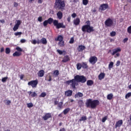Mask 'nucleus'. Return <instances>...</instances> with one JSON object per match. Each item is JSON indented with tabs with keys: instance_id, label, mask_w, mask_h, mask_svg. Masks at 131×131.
Returning a JSON list of instances; mask_svg holds the SVG:
<instances>
[{
	"instance_id": "24",
	"label": "nucleus",
	"mask_w": 131,
	"mask_h": 131,
	"mask_svg": "<svg viewBox=\"0 0 131 131\" xmlns=\"http://www.w3.org/2000/svg\"><path fill=\"white\" fill-rule=\"evenodd\" d=\"M105 77V73H100V74L98 76V79L99 80H102Z\"/></svg>"
},
{
	"instance_id": "33",
	"label": "nucleus",
	"mask_w": 131,
	"mask_h": 131,
	"mask_svg": "<svg viewBox=\"0 0 131 131\" xmlns=\"http://www.w3.org/2000/svg\"><path fill=\"white\" fill-rule=\"evenodd\" d=\"M57 106L59 109H62L63 108V102H59L57 104Z\"/></svg>"
},
{
	"instance_id": "58",
	"label": "nucleus",
	"mask_w": 131,
	"mask_h": 131,
	"mask_svg": "<svg viewBox=\"0 0 131 131\" xmlns=\"http://www.w3.org/2000/svg\"><path fill=\"white\" fill-rule=\"evenodd\" d=\"M120 63H121L120 61V60H118L117 61V62H116V66L117 67L119 66V65H120Z\"/></svg>"
},
{
	"instance_id": "25",
	"label": "nucleus",
	"mask_w": 131,
	"mask_h": 131,
	"mask_svg": "<svg viewBox=\"0 0 131 131\" xmlns=\"http://www.w3.org/2000/svg\"><path fill=\"white\" fill-rule=\"evenodd\" d=\"M22 55V53L21 52H18L16 51L15 53L13 54V57H20Z\"/></svg>"
},
{
	"instance_id": "51",
	"label": "nucleus",
	"mask_w": 131,
	"mask_h": 131,
	"mask_svg": "<svg viewBox=\"0 0 131 131\" xmlns=\"http://www.w3.org/2000/svg\"><path fill=\"white\" fill-rule=\"evenodd\" d=\"M74 43V38L72 37L69 41V43Z\"/></svg>"
},
{
	"instance_id": "60",
	"label": "nucleus",
	"mask_w": 131,
	"mask_h": 131,
	"mask_svg": "<svg viewBox=\"0 0 131 131\" xmlns=\"http://www.w3.org/2000/svg\"><path fill=\"white\" fill-rule=\"evenodd\" d=\"M67 21L69 23L71 22V17L69 16L67 18Z\"/></svg>"
},
{
	"instance_id": "56",
	"label": "nucleus",
	"mask_w": 131,
	"mask_h": 131,
	"mask_svg": "<svg viewBox=\"0 0 131 131\" xmlns=\"http://www.w3.org/2000/svg\"><path fill=\"white\" fill-rule=\"evenodd\" d=\"M20 41L21 43H25V42H26V40L25 39H21Z\"/></svg>"
},
{
	"instance_id": "53",
	"label": "nucleus",
	"mask_w": 131,
	"mask_h": 131,
	"mask_svg": "<svg viewBox=\"0 0 131 131\" xmlns=\"http://www.w3.org/2000/svg\"><path fill=\"white\" fill-rule=\"evenodd\" d=\"M7 101V102L6 103V105H7V106H10V105L11 104V100H6Z\"/></svg>"
},
{
	"instance_id": "45",
	"label": "nucleus",
	"mask_w": 131,
	"mask_h": 131,
	"mask_svg": "<svg viewBox=\"0 0 131 131\" xmlns=\"http://www.w3.org/2000/svg\"><path fill=\"white\" fill-rule=\"evenodd\" d=\"M48 24H49V23L48 22L47 20H46L43 23V26H44V27H47V26H48Z\"/></svg>"
},
{
	"instance_id": "27",
	"label": "nucleus",
	"mask_w": 131,
	"mask_h": 131,
	"mask_svg": "<svg viewBox=\"0 0 131 131\" xmlns=\"http://www.w3.org/2000/svg\"><path fill=\"white\" fill-rule=\"evenodd\" d=\"M69 111H70V108L68 107L63 110L62 113L64 115H66L68 113H69Z\"/></svg>"
},
{
	"instance_id": "14",
	"label": "nucleus",
	"mask_w": 131,
	"mask_h": 131,
	"mask_svg": "<svg viewBox=\"0 0 131 131\" xmlns=\"http://www.w3.org/2000/svg\"><path fill=\"white\" fill-rule=\"evenodd\" d=\"M73 23L76 26L79 25V24H80V19H79L78 17H77L74 20Z\"/></svg>"
},
{
	"instance_id": "12",
	"label": "nucleus",
	"mask_w": 131,
	"mask_h": 131,
	"mask_svg": "<svg viewBox=\"0 0 131 131\" xmlns=\"http://www.w3.org/2000/svg\"><path fill=\"white\" fill-rule=\"evenodd\" d=\"M121 52V49L118 47L113 50V53H112V56H114L115 54Z\"/></svg>"
},
{
	"instance_id": "8",
	"label": "nucleus",
	"mask_w": 131,
	"mask_h": 131,
	"mask_svg": "<svg viewBox=\"0 0 131 131\" xmlns=\"http://www.w3.org/2000/svg\"><path fill=\"white\" fill-rule=\"evenodd\" d=\"M97 61H98V58L97 57V56H91L89 58L90 63H91V64H92L93 65L96 64Z\"/></svg>"
},
{
	"instance_id": "34",
	"label": "nucleus",
	"mask_w": 131,
	"mask_h": 131,
	"mask_svg": "<svg viewBox=\"0 0 131 131\" xmlns=\"http://www.w3.org/2000/svg\"><path fill=\"white\" fill-rule=\"evenodd\" d=\"M64 40L62 41H59L58 42V46H59V47H64V46H65V44H64Z\"/></svg>"
},
{
	"instance_id": "43",
	"label": "nucleus",
	"mask_w": 131,
	"mask_h": 131,
	"mask_svg": "<svg viewBox=\"0 0 131 131\" xmlns=\"http://www.w3.org/2000/svg\"><path fill=\"white\" fill-rule=\"evenodd\" d=\"M113 65H114V63H113V62L111 61L108 65L109 69H111V68H113Z\"/></svg>"
},
{
	"instance_id": "54",
	"label": "nucleus",
	"mask_w": 131,
	"mask_h": 131,
	"mask_svg": "<svg viewBox=\"0 0 131 131\" xmlns=\"http://www.w3.org/2000/svg\"><path fill=\"white\" fill-rule=\"evenodd\" d=\"M128 33L131 34V26H129L127 28Z\"/></svg>"
},
{
	"instance_id": "52",
	"label": "nucleus",
	"mask_w": 131,
	"mask_h": 131,
	"mask_svg": "<svg viewBox=\"0 0 131 131\" xmlns=\"http://www.w3.org/2000/svg\"><path fill=\"white\" fill-rule=\"evenodd\" d=\"M15 25H17V26H20V25H21V20H17V23L15 24Z\"/></svg>"
},
{
	"instance_id": "15",
	"label": "nucleus",
	"mask_w": 131,
	"mask_h": 131,
	"mask_svg": "<svg viewBox=\"0 0 131 131\" xmlns=\"http://www.w3.org/2000/svg\"><path fill=\"white\" fill-rule=\"evenodd\" d=\"M56 15L59 20H61V19H62V18H63V13L61 12V11H58Z\"/></svg>"
},
{
	"instance_id": "31",
	"label": "nucleus",
	"mask_w": 131,
	"mask_h": 131,
	"mask_svg": "<svg viewBox=\"0 0 131 131\" xmlns=\"http://www.w3.org/2000/svg\"><path fill=\"white\" fill-rule=\"evenodd\" d=\"M107 100H112L113 99V94L111 93L107 96Z\"/></svg>"
},
{
	"instance_id": "40",
	"label": "nucleus",
	"mask_w": 131,
	"mask_h": 131,
	"mask_svg": "<svg viewBox=\"0 0 131 131\" xmlns=\"http://www.w3.org/2000/svg\"><path fill=\"white\" fill-rule=\"evenodd\" d=\"M47 96V93L46 92L41 93V94L39 95L40 98H45Z\"/></svg>"
},
{
	"instance_id": "18",
	"label": "nucleus",
	"mask_w": 131,
	"mask_h": 131,
	"mask_svg": "<svg viewBox=\"0 0 131 131\" xmlns=\"http://www.w3.org/2000/svg\"><path fill=\"white\" fill-rule=\"evenodd\" d=\"M85 46L83 45H79L77 48L78 52H82L83 50H85Z\"/></svg>"
},
{
	"instance_id": "32",
	"label": "nucleus",
	"mask_w": 131,
	"mask_h": 131,
	"mask_svg": "<svg viewBox=\"0 0 131 131\" xmlns=\"http://www.w3.org/2000/svg\"><path fill=\"white\" fill-rule=\"evenodd\" d=\"M53 74L55 75V77H58V76L59 75V70H56L53 72Z\"/></svg>"
},
{
	"instance_id": "46",
	"label": "nucleus",
	"mask_w": 131,
	"mask_h": 131,
	"mask_svg": "<svg viewBox=\"0 0 131 131\" xmlns=\"http://www.w3.org/2000/svg\"><path fill=\"white\" fill-rule=\"evenodd\" d=\"M110 35H111V36H112V37L115 36V35H116V32H115V31H112V32H111Z\"/></svg>"
},
{
	"instance_id": "38",
	"label": "nucleus",
	"mask_w": 131,
	"mask_h": 131,
	"mask_svg": "<svg viewBox=\"0 0 131 131\" xmlns=\"http://www.w3.org/2000/svg\"><path fill=\"white\" fill-rule=\"evenodd\" d=\"M22 34L21 32H15L14 33V35H15V36H19V37H20V36H21Z\"/></svg>"
},
{
	"instance_id": "2",
	"label": "nucleus",
	"mask_w": 131,
	"mask_h": 131,
	"mask_svg": "<svg viewBox=\"0 0 131 131\" xmlns=\"http://www.w3.org/2000/svg\"><path fill=\"white\" fill-rule=\"evenodd\" d=\"M48 24L51 25L53 23L54 26H55L56 29H60V28H66V26L64 25L63 23H59V20L54 19L52 17H50L47 19Z\"/></svg>"
},
{
	"instance_id": "35",
	"label": "nucleus",
	"mask_w": 131,
	"mask_h": 131,
	"mask_svg": "<svg viewBox=\"0 0 131 131\" xmlns=\"http://www.w3.org/2000/svg\"><path fill=\"white\" fill-rule=\"evenodd\" d=\"M5 53L6 54L9 55V54L11 53V49H10L9 48H6L5 49Z\"/></svg>"
},
{
	"instance_id": "3",
	"label": "nucleus",
	"mask_w": 131,
	"mask_h": 131,
	"mask_svg": "<svg viewBox=\"0 0 131 131\" xmlns=\"http://www.w3.org/2000/svg\"><path fill=\"white\" fill-rule=\"evenodd\" d=\"M85 104L87 108L96 109V108H97V106L100 105V101L97 99L93 100L92 99H88L86 100Z\"/></svg>"
},
{
	"instance_id": "10",
	"label": "nucleus",
	"mask_w": 131,
	"mask_h": 131,
	"mask_svg": "<svg viewBox=\"0 0 131 131\" xmlns=\"http://www.w3.org/2000/svg\"><path fill=\"white\" fill-rule=\"evenodd\" d=\"M109 8V5L107 4H103L101 5L99 7V10L101 11H105L106 9Z\"/></svg>"
},
{
	"instance_id": "30",
	"label": "nucleus",
	"mask_w": 131,
	"mask_h": 131,
	"mask_svg": "<svg viewBox=\"0 0 131 131\" xmlns=\"http://www.w3.org/2000/svg\"><path fill=\"white\" fill-rule=\"evenodd\" d=\"M41 42L43 45H47V43H48V41L47 40V39H46V38H42L41 39Z\"/></svg>"
},
{
	"instance_id": "41",
	"label": "nucleus",
	"mask_w": 131,
	"mask_h": 131,
	"mask_svg": "<svg viewBox=\"0 0 131 131\" xmlns=\"http://www.w3.org/2000/svg\"><path fill=\"white\" fill-rule=\"evenodd\" d=\"M54 104L55 105H57V104L59 103V101L57 100L58 98H54Z\"/></svg>"
},
{
	"instance_id": "7",
	"label": "nucleus",
	"mask_w": 131,
	"mask_h": 131,
	"mask_svg": "<svg viewBox=\"0 0 131 131\" xmlns=\"http://www.w3.org/2000/svg\"><path fill=\"white\" fill-rule=\"evenodd\" d=\"M104 24L106 27H111L113 25V20L108 18L105 21Z\"/></svg>"
},
{
	"instance_id": "20",
	"label": "nucleus",
	"mask_w": 131,
	"mask_h": 131,
	"mask_svg": "<svg viewBox=\"0 0 131 131\" xmlns=\"http://www.w3.org/2000/svg\"><path fill=\"white\" fill-rule=\"evenodd\" d=\"M82 68H83V69H88V68H89V66L88 65V63H86V62H82Z\"/></svg>"
},
{
	"instance_id": "26",
	"label": "nucleus",
	"mask_w": 131,
	"mask_h": 131,
	"mask_svg": "<svg viewBox=\"0 0 131 131\" xmlns=\"http://www.w3.org/2000/svg\"><path fill=\"white\" fill-rule=\"evenodd\" d=\"M86 84H87V85H88L89 86H92V85H93V84H94V81H93L92 80H88L87 81Z\"/></svg>"
},
{
	"instance_id": "9",
	"label": "nucleus",
	"mask_w": 131,
	"mask_h": 131,
	"mask_svg": "<svg viewBox=\"0 0 131 131\" xmlns=\"http://www.w3.org/2000/svg\"><path fill=\"white\" fill-rule=\"evenodd\" d=\"M42 118L45 121L52 118V114L51 113H45V115L42 117Z\"/></svg>"
},
{
	"instance_id": "22",
	"label": "nucleus",
	"mask_w": 131,
	"mask_h": 131,
	"mask_svg": "<svg viewBox=\"0 0 131 131\" xmlns=\"http://www.w3.org/2000/svg\"><path fill=\"white\" fill-rule=\"evenodd\" d=\"M28 94L31 96L32 98H34V97H36L37 96V94L35 92H32L31 91L28 92Z\"/></svg>"
},
{
	"instance_id": "49",
	"label": "nucleus",
	"mask_w": 131,
	"mask_h": 131,
	"mask_svg": "<svg viewBox=\"0 0 131 131\" xmlns=\"http://www.w3.org/2000/svg\"><path fill=\"white\" fill-rule=\"evenodd\" d=\"M108 119L107 116H105L104 117L102 118V122H105L106 120Z\"/></svg>"
},
{
	"instance_id": "13",
	"label": "nucleus",
	"mask_w": 131,
	"mask_h": 131,
	"mask_svg": "<svg viewBox=\"0 0 131 131\" xmlns=\"http://www.w3.org/2000/svg\"><path fill=\"white\" fill-rule=\"evenodd\" d=\"M122 124H123V121L122 120H119L116 123L115 128H117V127H120Z\"/></svg>"
},
{
	"instance_id": "57",
	"label": "nucleus",
	"mask_w": 131,
	"mask_h": 131,
	"mask_svg": "<svg viewBox=\"0 0 131 131\" xmlns=\"http://www.w3.org/2000/svg\"><path fill=\"white\" fill-rule=\"evenodd\" d=\"M38 21H39V22H42V17L40 16L38 18Z\"/></svg>"
},
{
	"instance_id": "55",
	"label": "nucleus",
	"mask_w": 131,
	"mask_h": 131,
	"mask_svg": "<svg viewBox=\"0 0 131 131\" xmlns=\"http://www.w3.org/2000/svg\"><path fill=\"white\" fill-rule=\"evenodd\" d=\"M71 16L72 18H76L77 15L76 14V13H73V14H72Z\"/></svg>"
},
{
	"instance_id": "63",
	"label": "nucleus",
	"mask_w": 131,
	"mask_h": 131,
	"mask_svg": "<svg viewBox=\"0 0 131 131\" xmlns=\"http://www.w3.org/2000/svg\"><path fill=\"white\" fill-rule=\"evenodd\" d=\"M14 7H18V3H17V2H14Z\"/></svg>"
},
{
	"instance_id": "11",
	"label": "nucleus",
	"mask_w": 131,
	"mask_h": 131,
	"mask_svg": "<svg viewBox=\"0 0 131 131\" xmlns=\"http://www.w3.org/2000/svg\"><path fill=\"white\" fill-rule=\"evenodd\" d=\"M69 61H70V57L69 55H66L63 57L62 62V63H67Z\"/></svg>"
},
{
	"instance_id": "1",
	"label": "nucleus",
	"mask_w": 131,
	"mask_h": 131,
	"mask_svg": "<svg viewBox=\"0 0 131 131\" xmlns=\"http://www.w3.org/2000/svg\"><path fill=\"white\" fill-rule=\"evenodd\" d=\"M86 82V77L83 75H77L74 76V78L72 80H68L66 82L67 84H70L71 88L73 90H75L76 86L78 85V82H81V83H84Z\"/></svg>"
},
{
	"instance_id": "23",
	"label": "nucleus",
	"mask_w": 131,
	"mask_h": 131,
	"mask_svg": "<svg viewBox=\"0 0 131 131\" xmlns=\"http://www.w3.org/2000/svg\"><path fill=\"white\" fill-rule=\"evenodd\" d=\"M55 40L56 41H63V36L62 35H59L55 39Z\"/></svg>"
},
{
	"instance_id": "47",
	"label": "nucleus",
	"mask_w": 131,
	"mask_h": 131,
	"mask_svg": "<svg viewBox=\"0 0 131 131\" xmlns=\"http://www.w3.org/2000/svg\"><path fill=\"white\" fill-rule=\"evenodd\" d=\"M130 96H131V92H129L126 94L125 98V99H128V98H129V97Z\"/></svg>"
},
{
	"instance_id": "64",
	"label": "nucleus",
	"mask_w": 131,
	"mask_h": 131,
	"mask_svg": "<svg viewBox=\"0 0 131 131\" xmlns=\"http://www.w3.org/2000/svg\"><path fill=\"white\" fill-rule=\"evenodd\" d=\"M59 131H66V129H65V128H62Z\"/></svg>"
},
{
	"instance_id": "28",
	"label": "nucleus",
	"mask_w": 131,
	"mask_h": 131,
	"mask_svg": "<svg viewBox=\"0 0 131 131\" xmlns=\"http://www.w3.org/2000/svg\"><path fill=\"white\" fill-rule=\"evenodd\" d=\"M45 80H47V81H52V76L50 75H47L45 78Z\"/></svg>"
},
{
	"instance_id": "19",
	"label": "nucleus",
	"mask_w": 131,
	"mask_h": 131,
	"mask_svg": "<svg viewBox=\"0 0 131 131\" xmlns=\"http://www.w3.org/2000/svg\"><path fill=\"white\" fill-rule=\"evenodd\" d=\"M78 97L80 98H82L83 97V94H82L81 92H78L75 95V98L76 99L78 98Z\"/></svg>"
},
{
	"instance_id": "59",
	"label": "nucleus",
	"mask_w": 131,
	"mask_h": 131,
	"mask_svg": "<svg viewBox=\"0 0 131 131\" xmlns=\"http://www.w3.org/2000/svg\"><path fill=\"white\" fill-rule=\"evenodd\" d=\"M32 43H33V45H36V43H37L36 40H35V39L33 40L32 41Z\"/></svg>"
},
{
	"instance_id": "4",
	"label": "nucleus",
	"mask_w": 131,
	"mask_h": 131,
	"mask_svg": "<svg viewBox=\"0 0 131 131\" xmlns=\"http://www.w3.org/2000/svg\"><path fill=\"white\" fill-rule=\"evenodd\" d=\"M85 24L86 25L82 26L81 28V30L83 32L91 33V32H94V31H95V30L94 29V27L91 26V21H86L85 22Z\"/></svg>"
},
{
	"instance_id": "29",
	"label": "nucleus",
	"mask_w": 131,
	"mask_h": 131,
	"mask_svg": "<svg viewBox=\"0 0 131 131\" xmlns=\"http://www.w3.org/2000/svg\"><path fill=\"white\" fill-rule=\"evenodd\" d=\"M77 70H80L82 68V64L81 63H77L76 64Z\"/></svg>"
},
{
	"instance_id": "36",
	"label": "nucleus",
	"mask_w": 131,
	"mask_h": 131,
	"mask_svg": "<svg viewBox=\"0 0 131 131\" xmlns=\"http://www.w3.org/2000/svg\"><path fill=\"white\" fill-rule=\"evenodd\" d=\"M86 119H88V118H86V116H82L79 120V121H85Z\"/></svg>"
},
{
	"instance_id": "50",
	"label": "nucleus",
	"mask_w": 131,
	"mask_h": 131,
	"mask_svg": "<svg viewBox=\"0 0 131 131\" xmlns=\"http://www.w3.org/2000/svg\"><path fill=\"white\" fill-rule=\"evenodd\" d=\"M8 77H5L4 78H3L2 79V82H6L7 81V80L8 79Z\"/></svg>"
},
{
	"instance_id": "17",
	"label": "nucleus",
	"mask_w": 131,
	"mask_h": 131,
	"mask_svg": "<svg viewBox=\"0 0 131 131\" xmlns=\"http://www.w3.org/2000/svg\"><path fill=\"white\" fill-rule=\"evenodd\" d=\"M72 94L73 92L72 90H68L65 92V96H66V97H71Z\"/></svg>"
},
{
	"instance_id": "62",
	"label": "nucleus",
	"mask_w": 131,
	"mask_h": 131,
	"mask_svg": "<svg viewBox=\"0 0 131 131\" xmlns=\"http://www.w3.org/2000/svg\"><path fill=\"white\" fill-rule=\"evenodd\" d=\"M127 40H128V38H125L123 39V42H126V41H127Z\"/></svg>"
},
{
	"instance_id": "5",
	"label": "nucleus",
	"mask_w": 131,
	"mask_h": 131,
	"mask_svg": "<svg viewBox=\"0 0 131 131\" xmlns=\"http://www.w3.org/2000/svg\"><path fill=\"white\" fill-rule=\"evenodd\" d=\"M65 1L64 0H55L54 3V8L56 10L64 11L65 10Z\"/></svg>"
},
{
	"instance_id": "16",
	"label": "nucleus",
	"mask_w": 131,
	"mask_h": 131,
	"mask_svg": "<svg viewBox=\"0 0 131 131\" xmlns=\"http://www.w3.org/2000/svg\"><path fill=\"white\" fill-rule=\"evenodd\" d=\"M37 74L38 77H43V76L45 75V71L43 70H41L39 71Z\"/></svg>"
},
{
	"instance_id": "44",
	"label": "nucleus",
	"mask_w": 131,
	"mask_h": 131,
	"mask_svg": "<svg viewBox=\"0 0 131 131\" xmlns=\"http://www.w3.org/2000/svg\"><path fill=\"white\" fill-rule=\"evenodd\" d=\"M18 28H19V26H17V25H15L13 29L14 31H17Z\"/></svg>"
},
{
	"instance_id": "39",
	"label": "nucleus",
	"mask_w": 131,
	"mask_h": 131,
	"mask_svg": "<svg viewBox=\"0 0 131 131\" xmlns=\"http://www.w3.org/2000/svg\"><path fill=\"white\" fill-rule=\"evenodd\" d=\"M15 50H16V51H17V52H18V53H21V52L23 51V50L22 49V48H21L19 47H17L15 48Z\"/></svg>"
},
{
	"instance_id": "61",
	"label": "nucleus",
	"mask_w": 131,
	"mask_h": 131,
	"mask_svg": "<svg viewBox=\"0 0 131 131\" xmlns=\"http://www.w3.org/2000/svg\"><path fill=\"white\" fill-rule=\"evenodd\" d=\"M3 52H5V48H4V47H2L0 50V52L3 53Z\"/></svg>"
},
{
	"instance_id": "42",
	"label": "nucleus",
	"mask_w": 131,
	"mask_h": 131,
	"mask_svg": "<svg viewBox=\"0 0 131 131\" xmlns=\"http://www.w3.org/2000/svg\"><path fill=\"white\" fill-rule=\"evenodd\" d=\"M82 4L84 6H86L89 4V0H82Z\"/></svg>"
},
{
	"instance_id": "6",
	"label": "nucleus",
	"mask_w": 131,
	"mask_h": 131,
	"mask_svg": "<svg viewBox=\"0 0 131 131\" xmlns=\"http://www.w3.org/2000/svg\"><path fill=\"white\" fill-rule=\"evenodd\" d=\"M38 84V80L37 79L35 80H31L28 83V85H31L32 88H34L37 86V84Z\"/></svg>"
},
{
	"instance_id": "21",
	"label": "nucleus",
	"mask_w": 131,
	"mask_h": 131,
	"mask_svg": "<svg viewBox=\"0 0 131 131\" xmlns=\"http://www.w3.org/2000/svg\"><path fill=\"white\" fill-rule=\"evenodd\" d=\"M84 103L83 102V100H79L78 101V106L80 107V108H81V107H83Z\"/></svg>"
},
{
	"instance_id": "48",
	"label": "nucleus",
	"mask_w": 131,
	"mask_h": 131,
	"mask_svg": "<svg viewBox=\"0 0 131 131\" xmlns=\"http://www.w3.org/2000/svg\"><path fill=\"white\" fill-rule=\"evenodd\" d=\"M27 107L28 108H31L33 107V104L32 103H29L27 104Z\"/></svg>"
},
{
	"instance_id": "37",
	"label": "nucleus",
	"mask_w": 131,
	"mask_h": 131,
	"mask_svg": "<svg viewBox=\"0 0 131 131\" xmlns=\"http://www.w3.org/2000/svg\"><path fill=\"white\" fill-rule=\"evenodd\" d=\"M57 53H58L59 55H63V53H64V54H66V51L64 50L62 51V50H57Z\"/></svg>"
}]
</instances>
